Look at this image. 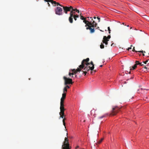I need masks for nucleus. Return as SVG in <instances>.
<instances>
[{"label": "nucleus", "instance_id": "f257e3e1", "mask_svg": "<svg viewBox=\"0 0 149 149\" xmlns=\"http://www.w3.org/2000/svg\"><path fill=\"white\" fill-rule=\"evenodd\" d=\"M89 61V58H87L86 59H84L82 61L81 64L79 66V67L76 70L74 69H72L70 71L69 75L71 76V75L76 74L78 72H79L81 71L83 72V74H84L86 75L87 71H88L90 69V67L89 66V63L88 62Z\"/></svg>", "mask_w": 149, "mask_h": 149}, {"label": "nucleus", "instance_id": "f03ea898", "mask_svg": "<svg viewBox=\"0 0 149 149\" xmlns=\"http://www.w3.org/2000/svg\"><path fill=\"white\" fill-rule=\"evenodd\" d=\"M68 133L67 134V136L68 137ZM62 149H71L70 147L68 139L67 137L65 138L63 144L62 146Z\"/></svg>", "mask_w": 149, "mask_h": 149}, {"label": "nucleus", "instance_id": "7ed1b4c3", "mask_svg": "<svg viewBox=\"0 0 149 149\" xmlns=\"http://www.w3.org/2000/svg\"><path fill=\"white\" fill-rule=\"evenodd\" d=\"M75 11L72 10L70 13V16L69 17L68 20L70 23H72L73 22V17L75 15Z\"/></svg>", "mask_w": 149, "mask_h": 149}, {"label": "nucleus", "instance_id": "20e7f679", "mask_svg": "<svg viewBox=\"0 0 149 149\" xmlns=\"http://www.w3.org/2000/svg\"><path fill=\"white\" fill-rule=\"evenodd\" d=\"M62 7H63L64 12L65 14H67L68 11L70 12L71 10L73 9V7L71 6H63Z\"/></svg>", "mask_w": 149, "mask_h": 149}, {"label": "nucleus", "instance_id": "39448f33", "mask_svg": "<svg viewBox=\"0 0 149 149\" xmlns=\"http://www.w3.org/2000/svg\"><path fill=\"white\" fill-rule=\"evenodd\" d=\"M90 18L91 19V21H88V22L87 24L88 25L90 26H92V27H96L97 26V24L95 21H93V22H92V21L93 20V19L92 18V17H90Z\"/></svg>", "mask_w": 149, "mask_h": 149}, {"label": "nucleus", "instance_id": "423d86ee", "mask_svg": "<svg viewBox=\"0 0 149 149\" xmlns=\"http://www.w3.org/2000/svg\"><path fill=\"white\" fill-rule=\"evenodd\" d=\"M119 109L117 107H115L113 108L111 113L110 114V116H115L118 113Z\"/></svg>", "mask_w": 149, "mask_h": 149}, {"label": "nucleus", "instance_id": "0eeeda50", "mask_svg": "<svg viewBox=\"0 0 149 149\" xmlns=\"http://www.w3.org/2000/svg\"><path fill=\"white\" fill-rule=\"evenodd\" d=\"M62 9L60 7H57L55 10L56 14L60 15L62 14Z\"/></svg>", "mask_w": 149, "mask_h": 149}, {"label": "nucleus", "instance_id": "6e6552de", "mask_svg": "<svg viewBox=\"0 0 149 149\" xmlns=\"http://www.w3.org/2000/svg\"><path fill=\"white\" fill-rule=\"evenodd\" d=\"M63 79L65 80V84L67 85L68 84H72V79L70 78H68L65 76L63 77Z\"/></svg>", "mask_w": 149, "mask_h": 149}, {"label": "nucleus", "instance_id": "1a4fd4ad", "mask_svg": "<svg viewBox=\"0 0 149 149\" xmlns=\"http://www.w3.org/2000/svg\"><path fill=\"white\" fill-rule=\"evenodd\" d=\"M44 0L47 2H51V3L52 4V5L54 6H55L57 5V6L59 5L61 7L63 6L62 5H61L59 3H58V2H57L55 1H54L53 0Z\"/></svg>", "mask_w": 149, "mask_h": 149}, {"label": "nucleus", "instance_id": "9d476101", "mask_svg": "<svg viewBox=\"0 0 149 149\" xmlns=\"http://www.w3.org/2000/svg\"><path fill=\"white\" fill-rule=\"evenodd\" d=\"M85 26L86 27L87 26H88V27L86 28V29L87 30H90V33H93L95 32V28L94 27H92V26H90V25H88V24H86Z\"/></svg>", "mask_w": 149, "mask_h": 149}, {"label": "nucleus", "instance_id": "9b49d317", "mask_svg": "<svg viewBox=\"0 0 149 149\" xmlns=\"http://www.w3.org/2000/svg\"><path fill=\"white\" fill-rule=\"evenodd\" d=\"M81 13L80 14V19L82 20H83V22L84 23L86 24H87V22H88V20H86V19L87 18H89V17H84L83 16L81 15Z\"/></svg>", "mask_w": 149, "mask_h": 149}, {"label": "nucleus", "instance_id": "f8f14e48", "mask_svg": "<svg viewBox=\"0 0 149 149\" xmlns=\"http://www.w3.org/2000/svg\"><path fill=\"white\" fill-rule=\"evenodd\" d=\"M64 102L63 101H61L60 107V111H64L65 110L64 108Z\"/></svg>", "mask_w": 149, "mask_h": 149}, {"label": "nucleus", "instance_id": "ddd939ff", "mask_svg": "<svg viewBox=\"0 0 149 149\" xmlns=\"http://www.w3.org/2000/svg\"><path fill=\"white\" fill-rule=\"evenodd\" d=\"M109 39H107V36H104L103 37V40H102V42L105 44L106 45H107L108 44V41H109Z\"/></svg>", "mask_w": 149, "mask_h": 149}, {"label": "nucleus", "instance_id": "4468645a", "mask_svg": "<svg viewBox=\"0 0 149 149\" xmlns=\"http://www.w3.org/2000/svg\"><path fill=\"white\" fill-rule=\"evenodd\" d=\"M62 97H61V101H63V102H64V100L65 99L66 96V93H63L62 94Z\"/></svg>", "mask_w": 149, "mask_h": 149}, {"label": "nucleus", "instance_id": "2eb2a0df", "mask_svg": "<svg viewBox=\"0 0 149 149\" xmlns=\"http://www.w3.org/2000/svg\"><path fill=\"white\" fill-rule=\"evenodd\" d=\"M59 114L60 116V117L63 118L64 115V111H60V112L59 113Z\"/></svg>", "mask_w": 149, "mask_h": 149}, {"label": "nucleus", "instance_id": "dca6fc26", "mask_svg": "<svg viewBox=\"0 0 149 149\" xmlns=\"http://www.w3.org/2000/svg\"><path fill=\"white\" fill-rule=\"evenodd\" d=\"M89 63V65L90 64H91L92 65V66L91 67H90V70L91 71H92L94 69V65L93 62L92 61H91L90 63Z\"/></svg>", "mask_w": 149, "mask_h": 149}, {"label": "nucleus", "instance_id": "f3484780", "mask_svg": "<svg viewBox=\"0 0 149 149\" xmlns=\"http://www.w3.org/2000/svg\"><path fill=\"white\" fill-rule=\"evenodd\" d=\"M138 65L137 64V63H136L132 67H130V70H133L135 69L137 67V65Z\"/></svg>", "mask_w": 149, "mask_h": 149}, {"label": "nucleus", "instance_id": "a211bd4d", "mask_svg": "<svg viewBox=\"0 0 149 149\" xmlns=\"http://www.w3.org/2000/svg\"><path fill=\"white\" fill-rule=\"evenodd\" d=\"M135 63H137V64L139 65L140 66H143L144 65V64L142 63H140L139 61H135Z\"/></svg>", "mask_w": 149, "mask_h": 149}, {"label": "nucleus", "instance_id": "6ab92c4d", "mask_svg": "<svg viewBox=\"0 0 149 149\" xmlns=\"http://www.w3.org/2000/svg\"><path fill=\"white\" fill-rule=\"evenodd\" d=\"M67 88L65 87L64 88L63 90V93H65V92H67Z\"/></svg>", "mask_w": 149, "mask_h": 149}, {"label": "nucleus", "instance_id": "aec40b11", "mask_svg": "<svg viewBox=\"0 0 149 149\" xmlns=\"http://www.w3.org/2000/svg\"><path fill=\"white\" fill-rule=\"evenodd\" d=\"M66 120V118H63V125H64L65 127V120Z\"/></svg>", "mask_w": 149, "mask_h": 149}, {"label": "nucleus", "instance_id": "412c9836", "mask_svg": "<svg viewBox=\"0 0 149 149\" xmlns=\"http://www.w3.org/2000/svg\"><path fill=\"white\" fill-rule=\"evenodd\" d=\"M72 10H73V11H76L77 12V13H79V10H77V9L76 8H75V9H73H73H72Z\"/></svg>", "mask_w": 149, "mask_h": 149}, {"label": "nucleus", "instance_id": "4be33fe9", "mask_svg": "<svg viewBox=\"0 0 149 149\" xmlns=\"http://www.w3.org/2000/svg\"><path fill=\"white\" fill-rule=\"evenodd\" d=\"M100 47L101 49H103L104 48V45L102 43H101V45H100Z\"/></svg>", "mask_w": 149, "mask_h": 149}, {"label": "nucleus", "instance_id": "5701e85b", "mask_svg": "<svg viewBox=\"0 0 149 149\" xmlns=\"http://www.w3.org/2000/svg\"><path fill=\"white\" fill-rule=\"evenodd\" d=\"M138 52H141V53H146V52L145 51H142H142H138Z\"/></svg>", "mask_w": 149, "mask_h": 149}, {"label": "nucleus", "instance_id": "b1692460", "mask_svg": "<svg viewBox=\"0 0 149 149\" xmlns=\"http://www.w3.org/2000/svg\"><path fill=\"white\" fill-rule=\"evenodd\" d=\"M146 67H147V69H148V70L149 69V65H148V63L146 65Z\"/></svg>", "mask_w": 149, "mask_h": 149}, {"label": "nucleus", "instance_id": "393cba45", "mask_svg": "<svg viewBox=\"0 0 149 149\" xmlns=\"http://www.w3.org/2000/svg\"><path fill=\"white\" fill-rule=\"evenodd\" d=\"M79 15H74V17H75L76 18H78L79 17Z\"/></svg>", "mask_w": 149, "mask_h": 149}, {"label": "nucleus", "instance_id": "a878e982", "mask_svg": "<svg viewBox=\"0 0 149 149\" xmlns=\"http://www.w3.org/2000/svg\"><path fill=\"white\" fill-rule=\"evenodd\" d=\"M134 48H135L134 47H133V49L132 50V51H133V52H138V51H136L135 50Z\"/></svg>", "mask_w": 149, "mask_h": 149}, {"label": "nucleus", "instance_id": "bb28decb", "mask_svg": "<svg viewBox=\"0 0 149 149\" xmlns=\"http://www.w3.org/2000/svg\"><path fill=\"white\" fill-rule=\"evenodd\" d=\"M148 60H147L145 61H143V63L145 64H146L148 62Z\"/></svg>", "mask_w": 149, "mask_h": 149}, {"label": "nucleus", "instance_id": "cd10ccee", "mask_svg": "<svg viewBox=\"0 0 149 149\" xmlns=\"http://www.w3.org/2000/svg\"><path fill=\"white\" fill-rule=\"evenodd\" d=\"M108 31H109V33H110L111 30H110V27H108Z\"/></svg>", "mask_w": 149, "mask_h": 149}, {"label": "nucleus", "instance_id": "c85d7f7f", "mask_svg": "<svg viewBox=\"0 0 149 149\" xmlns=\"http://www.w3.org/2000/svg\"><path fill=\"white\" fill-rule=\"evenodd\" d=\"M107 37V39L109 40L111 36L110 35L108 36Z\"/></svg>", "mask_w": 149, "mask_h": 149}, {"label": "nucleus", "instance_id": "c756f323", "mask_svg": "<svg viewBox=\"0 0 149 149\" xmlns=\"http://www.w3.org/2000/svg\"><path fill=\"white\" fill-rule=\"evenodd\" d=\"M103 139H101L100 140L99 142H98V143H100L103 140Z\"/></svg>", "mask_w": 149, "mask_h": 149}, {"label": "nucleus", "instance_id": "7c9ffc66", "mask_svg": "<svg viewBox=\"0 0 149 149\" xmlns=\"http://www.w3.org/2000/svg\"><path fill=\"white\" fill-rule=\"evenodd\" d=\"M105 117V116L103 115V116H101V117H99V118H100V119H101L102 118H103V117Z\"/></svg>", "mask_w": 149, "mask_h": 149}, {"label": "nucleus", "instance_id": "2f4dec72", "mask_svg": "<svg viewBox=\"0 0 149 149\" xmlns=\"http://www.w3.org/2000/svg\"><path fill=\"white\" fill-rule=\"evenodd\" d=\"M143 68H145V69H147V67H146V65H143Z\"/></svg>", "mask_w": 149, "mask_h": 149}, {"label": "nucleus", "instance_id": "473e14b6", "mask_svg": "<svg viewBox=\"0 0 149 149\" xmlns=\"http://www.w3.org/2000/svg\"><path fill=\"white\" fill-rule=\"evenodd\" d=\"M65 87H66V88H67V89L69 88L70 87V86L68 85H67Z\"/></svg>", "mask_w": 149, "mask_h": 149}, {"label": "nucleus", "instance_id": "72a5a7b5", "mask_svg": "<svg viewBox=\"0 0 149 149\" xmlns=\"http://www.w3.org/2000/svg\"><path fill=\"white\" fill-rule=\"evenodd\" d=\"M97 18L98 20V22H100V17H97Z\"/></svg>", "mask_w": 149, "mask_h": 149}, {"label": "nucleus", "instance_id": "f704fd0d", "mask_svg": "<svg viewBox=\"0 0 149 149\" xmlns=\"http://www.w3.org/2000/svg\"><path fill=\"white\" fill-rule=\"evenodd\" d=\"M73 18H74V19L75 21H76L77 19V18H76L74 17H73Z\"/></svg>", "mask_w": 149, "mask_h": 149}, {"label": "nucleus", "instance_id": "c9c22d12", "mask_svg": "<svg viewBox=\"0 0 149 149\" xmlns=\"http://www.w3.org/2000/svg\"><path fill=\"white\" fill-rule=\"evenodd\" d=\"M132 48L131 47H129L128 48L127 50H129V49H131Z\"/></svg>", "mask_w": 149, "mask_h": 149}, {"label": "nucleus", "instance_id": "e433bc0d", "mask_svg": "<svg viewBox=\"0 0 149 149\" xmlns=\"http://www.w3.org/2000/svg\"><path fill=\"white\" fill-rule=\"evenodd\" d=\"M48 4V6L50 7V4H49V3L48 2V3H47Z\"/></svg>", "mask_w": 149, "mask_h": 149}, {"label": "nucleus", "instance_id": "4c0bfd02", "mask_svg": "<svg viewBox=\"0 0 149 149\" xmlns=\"http://www.w3.org/2000/svg\"><path fill=\"white\" fill-rule=\"evenodd\" d=\"M100 67H102V65H100Z\"/></svg>", "mask_w": 149, "mask_h": 149}, {"label": "nucleus", "instance_id": "58836bf2", "mask_svg": "<svg viewBox=\"0 0 149 149\" xmlns=\"http://www.w3.org/2000/svg\"><path fill=\"white\" fill-rule=\"evenodd\" d=\"M93 18H94V19H96V17H93Z\"/></svg>", "mask_w": 149, "mask_h": 149}, {"label": "nucleus", "instance_id": "ea45409f", "mask_svg": "<svg viewBox=\"0 0 149 149\" xmlns=\"http://www.w3.org/2000/svg\"><path fill=\"white\" fill-rule=\"evenodd\" d=\"M142 55H143V56H145V54H143H143H142Z\"/></svg>", "mask_w": 149, "mask_h": 149}, {"label": "nucleus", "instance_id": "a19ab883", "mask_svg": "<svg viewBox=\"0 0 149 149\" xmlns=\"http://www.w3.org/2000/svg\"><path fill=\"white\" fill-rule=\"evenodd\" d=\"M90 19H89L88 18V21H90Z\"/></svg>", "mask_w": 149, "mask_h": 149}, {"label": "nucleus", "instance_id": "79ce46f5", "mask_svg": "<svg viewBox=\"0 0 149 149\" xmlns=\"http://www.w3.org/2000/svg\"><path fill=\"white\" fill-rule=\"evenodd\" d=\"M113 43L112 44H111V46H112V45H113Z\"/></svg>", "mask_w": 149, "mask_h": 149}, {"label": "nucleus", "instance_id": "37998d69", "mask_svg": "<svg viewBox=\"0 0 149 149\" xmlns=\"http://www.w3.org/2000/svg\"><path fill=\"white\" fill-rule=\"evenodd\" d=\"M129 74H130V72H129Z\"/></svg>", "mask_w": 149, "mask_h": 149}, {"label": "nucleus", "instance_id": "c03bdc74", "mask_svg": "<svg viewBox=\"0 0 149 149\" xmlns=\"http://www.w3.org/2000/svg\"><path fill=\"white\" fill-rule=\"evenodd\" d=\"M98 28H99V27H98L97 28V29Z\"/></svg>", "mask_w": 149, "mask_h": 149}, {"label": "nucleus", "instance_id": "a18cd8bd", "mask_svg": "<svg viewBox=\"0 0 149 149\" xmlns=\"http://www.w3.org/2000/svg\"><path fill=\"white\" fill-rule=\"evenodd\" d=\"M127 27H128V26H129V25H127Z\"/></svg>", "mask_w": 149, "mask_h": 149}, {"label": "nucleus", "instance_id": "49530a36", "mask_svg": "<svg viewBox=\"0 0 149 149\" xmlns=\"http://www.w3.org/2000/svg\"><path fill=\"white\" fill-rule=\"evenodd\" d=\"M132 28V27H130V29H131Z\"/></svg>", "mask_w": 149, "mask_h": 149}, {"label": "nucleus", "instance_id": "de8ad7c7", "mask_svg": "<svg viewBox=\"0 0 149 149\" xmlns=\"http://www.w3.org/2000/svg\"><path fill=\"white\" fill-rule=\"evenodd\" d=\"M123 24L124 25V23H123Z\"/></svg>", "mask_w": 149, "mask_h": 149}, {"label": "nucleus", "instance_id": "09e8293b", "mask_svg": "<svg viewBox=\"0 0 149 149\" xmlns=\"http://www.w3.org/2000/svg\"><path fill=\"white\" fill-rule=\"evenodd\" d=\"M131 47H132V45H131Z\"/></svg>", "mask_w": 149, "mask_h": 149}, {"label": "nucleus", "instance_id": "8fccbe9b", "mask_svg": "<svg viewBox=\"0 0 149 149\" xmlns=\"http://www.w3.org/2000/svg\"><path fill=\"white\" fill-rule=\"evenodd\" d=\"M148 55H149V53H148Z\"/></svg>", "mask_w": 149, "mask_h": 149}]
</instances>
